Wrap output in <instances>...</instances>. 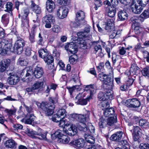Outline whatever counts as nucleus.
Wrapping results in <instances>:
<instances>
[{
  "label": "nucleus",
  "mask_w": 149,
  "mask_h": 149,
  "mask_svg": "<svg viewBox=\"0 0 149 149\" xmlns=\"http://www.w3.org/2000/svg\"><path fill=\"white\" fill-rule=\"evenodd\" d=\"M89 113H87L85 115L73 114L72 115L75 119L79 121V124L77 126L78 130L81 131L85 132L87 130L86 122L89 120Z\"/></svg>",
  "instance_id": "f257e3e1"
},
{
  "label": "nucleus",
  "mask_w": 149,
  "mask_h": 149,
  "mask_svg": "<svg viewBox=\"0 0 149 149\" xmlns=\"http://www.w3.org/2000/svg\"><path fill=\"white\" fill-rule=\"evenodd\" d=\"M36 104L42 110L46 116H51L54 113L55 106L54 104L43 102L41 103L36 102Z\"/></svg>",
  "instance_id": "f03ea898"
},
{
  "label": "nucleus",
  "mask_w": 149,
  "mask_h": 149,
  "mask_svg": "<svg viewBox=\"0 0 149 149\" xmlns=\"http://www.w3.org/2000/svg\"><path fill=\"white\" fill-rule=\"evenodd\" d=\"M104 111L105 116L108 118L107 119V126H112L117 122L116 116L113 114L114 113V109L113 108L107 109Z\"/></svg>",
  "instance_id": "7ed1b4c3"
},
{
  "label": "nucleus",
  "mask_w": 149,
  "mask_h": 149,
  "mask_svg": "<svg viewBox=\"0 0 149 149\" xmlns=\"http://www.w3.org/2000/svg\"><path fill=\"white\" fill-rule=\"evenodd\" d=\"M25 44V41L23 38L20 40H17L14 46L15 52L18 54H21L23 51V48Z\"/></svg>",
  "instance_id": "20e7f679"
},
{
  "label": "nucleus",
  "mask_w": 149,
  "mask_h": 149,
  "mask_svg": "<svg viewBox=\"0 0 149 149\" xmlns=\"http://www.w3.org/2000/svg\"><path fill=\"white\" fill-rule=\"evenodd\" d=\"M29 136H31L33 138H37V137L35 136L37 135L40 136L38 137V138L40 139H46V133H42V130L40 128H38V130L36 131L31 130L29 131L28 132Z\"/></svg>",
  "instance_id": "39448f33"
},
{
  "label": "nucleus",
  "mask_w": 149,
  "mask_h": 149,
  "mask_svg": "<svg viewBox=\"0 0 149 149\" xmlns=\"http://www.w3.org/2000/svg\"><path fill=\"white\" fill-rule=\"evenodd\" d=\"M67 112L65 109H61L59 110L55 115L52 117V120L55 122L57 123L61 119H63L67 115Z\"/></svg>",
  "instance_id": "423d86ee"
},
{
  "label": "nucleus",
  "mask_w": 149,
  "mask_h": 149,
  "mask_svg": "<svg viewBox=\"0 0 149 149\" xmlns=\"http://www.w3.org/2000/svg\"><path fill=\"white\" fill-rule=\"evenodd\" d=\"M10 77L7 79L8 83L10 85H15L19 81V77L16 74H12L10 73Z\"/></svg>",
  "instance_id": "0eeeda50"
},
{
  "label": "nucleus",
  "mask_w": 149,
  "mask_h": 149,
  "mask_svg": "<svg viewBox=\"0 0 149 149\" xmlns=\"http://www.w3.org/2000/svg\"><path fill=\"white\" fill-rule=\"evenodd\" d=\"M149 17V11L148 9L145 10L140 15L139 17H134L135 22L140 23L144 21V19L148 18Z\"/></svg>",
  "instance_id": "6e6552de"
},
{
  "label": "nucleus",
  "mask_w": 149,
  "mask_h": 149,
  "mask_svg": "<svg viewBox=\"0 0 149 149\" xmlns=\"http://www.w3.org/2000/svg\"><path fill=\"white\" fill-rule=\"evenodd\" d=\"M98 97L100 100L104 102H102V106L103 108L102 109L104 110L108 108L109 106L108 102L106 100L104 94L102 92H100L98 94Z\"/></svg>",
  "instance_id": "1a4fd4ad"
},
{
  "label": "nucleus",
  "mask_w": 149,
  "mask_h": 149,
  "mask_svg": "<svg viewBox=\"0 0 149 149\" xmlns=\"http://www.w3.org/2000/svg\"><path fill=\"white\" fill-rule=\"evenodd\" d=\"M68 9L65 7H60L57 11V15L60 19L66 17L68 13Z\"/></svg>",
  "instance_id": "9d476101"
},
{
  "label": "nucleus",
  "mask_w": 149,
  "mask_h": 149,
  "mask_svg": "<svg viewBox=\"0 0 149 149\" xmlns=\"http://www.w3.org/2000/svg\"><path fill=\"white\" fill-rule=\"evenodd\" d=\"M10 62L9 59H3L0 62V72H4L9 65Z\"/></svg>",
  "instance_id": "9b49d317"
},
{
  "label": "nucleus",
  "mask_w": 149,
  "mask_h": 149,
  "mask_svg": "<svg viewBox=\"0 0 149 149\" xmlns=\"http://www.w3.org/2000/svg\"><path fill=\"white\" fill-rule=\"evenodd\" d=\"M65 49L71 54H75L77 51V47L75 44L73 42H70L65 46Z\"/></svg>",
  "instance_id": "f8f14e48"
},
{
  "label": "nucleus",
  "mask_w": 149,
  "mask_h": 149,
  "mask_svg": "<svg viewBox=\"0 0 149 149\" xmlns=\"http://www.w3.org/2000/svg\"><path fill=\"white\" fill-rule=\"evenodd\" d=\"M35 118V117L33 114L28 113L21 121L25 124H31L34 121Z\"/></svg>",
  "instance_id": "ddd939ff"
},
{
  "label": "nucleus",
  "mask_w": 149,
  "mask_h": 149,
  "mask_svg": "<svg viewBox=\"0 0 149 149\" xmlns=\"http://www.w3.org/2000/svg\"><path fill=\"white\" fill-rule=\"evenodd\" d=\"M43 73V69L40 65H38L36 67L33 72L34 76L37 78L41 77Z\"/></svg>",
  "instance_id": "4468645a"
},
{
  "label": "nucleus",
  "mask_w": 149,
  "mask_h": 149,
  "mask_svg": "<svg viewBox=\"0 0 149 149\" xmlns=\"http://www.w3.org/2000/svg\"><path fill=\"white\" fill-rule=\"evenodd\" d=\"M105 29L108 31H111L114 29L113 20L112 19H107L105 22Z\"/></svg>",
  "instance_id": "2eb2a0df"
},
{
  "label": "nucleus",
  "mask_w": 149,
  "mask_h": 149,
  "mask_svg": "<svg viewBox=\"0 0 149 149\" xmlns=\"http://www.w3.org/2000/svg\"><path fill=\"white\" fill-rule=\"evenodd\" d=\"M132 11L133 13L136 14H139L143 9V7L139 5H138L134 3L131 6Z\"/></svg>",
  "instance_id": "dca6fc26"
},
{
  "label": "nucleus",
  "mask_w": 149,
  "mask_h": 149,
  "mask_svg": "<svg viewBox=\"0 0 149 149\" xmlns=\"http://www.w3.org/2000/svg\"><path fill=\"white\" fill-rule=\"evenodd\" d=\"M123 134V132L119 131L113 134L111 137V139L114 141L119 142L122 139Z\"/></svg>",
  "instance_id": "f3484780"
},
{
  "label": "nucleus",
  "mask_w": 149,
  "mask_h": 149,
  "mask_svg": "<svg viewBox=\"0 0 149 149\" xmlns=\"http://www.w3.org/2000/svg\"><path fill=\"white\" fill-rule=\"evenodd\" d=\"M130 100L128 106L130 107L136 108L139 107L141 105L140 101L136 98H133Z\"/></svg>",
  "instance_id": "a211bd4d"
},
{
  "label": "nucleus",
  "mask_w": 149,
  "mask_h": 149,
  "mask_svg": "<svg viewBox=\"0 0 149 149\" xmlns=\"http://www.w3.org/2000/svg\"><path fill=\"white\" fill-rule=\"evenodd\" d=\"M118 21H124L127 19V14L126 12L124 10L119 11L118 13Z\"/></svg>",
  "instance_id": "6ab92c4d"
},
{
  "label": "nucleus",
  "mask_w": 149,
  "mask_h": 149,
  "mask_svg": "<svg viewBox=\"0 0 149 149\" xmlns=\"http://www.w3.org/2000/svg\"><path fill=\"white\" fill-rule=\"evenodd\" d=\"M55 5L54 3L51 0H48L46 2V8L49 12H52L54 9Z\"/></svg>",
  "instance_id": "aec40b11"
},
{
  "label": "nucleus",
  "mask_w": 149,
  "mask_h": 149,
  "mask_svg": "<svg viewBox=\"0 0 149 149\" xmlns=\"http://www.w3.org/2000/svg\"><path fill=\"white\" fill-rule=\"evenodd\" d=\"M77 132V128L74 125H71L70 127L69 128L68 130L66 131V134L70 136L75 135Z\"/></svg>",
  "instance_id": "412c9836"
},
{
  "label": "nucleus",
  "mask_w": 149,
  "mask_h": 149,
  "mask_svg": "<svg viewBox=\"0 0 149 149\" xmlns=\"http://www.w3.org/2000/svg\"><path fill=\"white\" fill-rule=\"evenodd\" d=\"M44 81V79L42 78V79H41V81H36L33 85L35 90L38 89L39 91H42Z\"/></svg>",
  "instance_id": "4be33fe9"
},
{
  "label": "nucleus",
  "mask_w": 149,
  "mask_h": 149,
  "mask_svg": "<svg viewBox=\"0 0 149 149\" xmlns=\"http://www.w3.org/2000/svg\"><path fill=\"white\" fill-rule=\"evenodd\" d=\"M17 144L13 140H7L5 143V146L8 148L15 149Z\"/></svg>",
  "instance_id": "5701e85b"
},
{
  "label": "nucleus",
  "mask_w": 149,
  "mask_h": 149,
  "mask_svg": "<svg viewBox=\"0 0 149 149\" xmlns=\"http://www.w3.org/2000/svg\"><path fill=\"white\" fill-rule=\"evenodd\" d=\"M31 10L37 14H40L41 12L40 7L35 4L33 1H31Z\"/></svg>",
  "instance_id": "b1692460"
},
{
  "label": "nucleus",
  "mask_w": 149,
  "mask_h": 149,
  "mask_svg": "<svg viewBox=\"0 0 149 149\" xmlns=\"http://www.w3.org/2000/svg\"><path fill=\"white\" fill-rule=\"evenodd\" d=\"M85 17L84 13L81 10H79L76 13L75 19L76 20L81 21L82 22L84 21Z\"/></svg>",
  "instance_id": "393cba45"
},
{
  "label": "nucleus",
  "mask_w": 149,
  "mask_h": 149,
  "mask_svg": "<svg viewBox=\"0 0 149 149\" xmlns=\"http://www.w3.org/2000/svg\"><path fill=\"white\" fill-rule=\"evenodd\" d=\"M71 82H74L77 84L75 86H75V89H77L79 90V86L81 85V83L80 82V79H79V77L77 76V75H74L72 77V78L71 80Z\"/></svg>",
  "instance_id": "a878e982"
},
{
  "label": "nucleus",
  "mask_w": 149,
  "mask_h": 149,
  "mask_svg": "<svg viewBox=\"0 0 149 149\" xmlns=\"http://www.w3.org/2000/svg\"><path fill=\"white\" fill-rule=\"evenodd\" d=\"M116 8H112L111 7L106 9V13L107 15L111 17H113L116 13Z\"/></svg>",
  "instance_id": "bb28decb"
},
{
  "label": "nucleus",
  "mask_w": 149,
  "mask_h": 149,
  "mask_svg": "<svg viewBox=\"0 0 149 149\" xmlns=\"http://www.w3.org/2000/svg\"><path fill=\"white\" fill-rule=\"evenodd\" d=\"M130 75L137 74L139 72V68L135 64H132L130 69Z\"/></svg>",
  "instance_id": "cd10ccee"
},
{
  "label": "nucleus",
  "mask_w": 149,
  "mask_h": 149,
  "mask_svg": "<svg viewBox=\"0 0 149 149\" xmlns=\"http://www.w3.org/2000/svg\"><path fill=\"white\" fill-rule=\"evenodd\" d=\"M0 42L2 47L10 49L12 47L11 43L7 39H2Z\"/></svg>",
  "instance_id": "c85d7f7f"
},
{
  "label": "nucleus",
  "mask_w": 149,
  "mask_h": 149,
  "mask_svg": "<svg viewBox=\"0 0 149 149\" xmlns=\"http://www.w3.org/2000/svg\"><path fill=\"white\" fill-rule=\"evenodd\" d=\"M83 134L85 139L88 143L92 144L95 143V138L94 137L86 133H84Z\"/></svg>",
  "instance_id": "c756f323"
},
{
  "label": "nucleus",
  "mask_w": 149,
  "mask_h": 149,
  "mask_svg": "<svg viewBox=\"0 0 149 149\" xmlns=\"http://www.w3.org/2000/svg\"><path fill=\"white\" fill-rule=\"evenodd\" d=\"M82 93H79L76 96V98L78 99V101L77 102L79 104L81 105H86L87 102V101L89 100V98H87L86 99H82L80 98V97L81 96Z\"/></svg>",
  "instance_id": "7c9ffc66"
},
{
  "label": "nucleus",
  "mask_w": 149,
  "mask_h": 149,
  "mask_svg": "<svg viewBox=\"0 0 149 149\" xmlns=\"http://www.w3.org/2000/svg\"><path fill=\"white\" fill-rule=\"evenodd\" d=\"M42 19L44 22L54 23L55 21L54 17L51 15H46Z\"/></svg>",
  "instance_id": "2f4dec72"
},
{
  "label": "nucleus",
  "mask_w": 149,
  "mask_h": 149,
  "mask_svg": "<svg viewBox=\"0 0 149 149\" xmlns=\"http://www.w3.org/2000/svg\"><path fill=\"white\" fill-rule=\"evenodd\" d=\"M63 132L62 131L59 130H57L54 134H51V137L52 139H55L57 137L59 139L63 134Z\"/></svg>",
  "instance_id": "473e14b6"
},
{
  "label": "nucleus",
  "mask_w": 149,
  "mask_h": 149,
  "mask_svg": "<svg viewBox=\"0 0 149 149\" xmlns=\"http://www.w3.org/2000/svg\"><path fill=\"white\" fill-rule=\"evenodd\" d=\"M22 23L21 26L24 29H26L29 26V19L28 17H22Z\"/></svg>",
  "instance_id": "72a5a7b5"
},
{
  "label": "nucleus",
  "mask_w": 149,
  "mask_h": 149,
  "mask_svg": "<svg viewBox=\"0 0 149 149\" xmlns=\"http://www.w3.org/2000/svg\"><path fill=\"white\" fill-rule=\"evenodd\" d=\"M44 60L45 63L49 65L48 67L50 65V67H52L51 66L52 65L50 64L53 63L54 61V58L52 56L49 54L47 56L44 58Z\"/></svg>",
  "instance_id": "f704fd0d"
},
{
  "label": "nucleus",
  "mask_w": 149,
  "mask_h": 149,
  "mask_svg": "<svg viewBox=\"0 0 149 149\" xmlns=\"http://www.w3.org/2000/svg\"><path fill=\"white\" fill-rule=\"evenodd\" d=\"M6 11L10 13L11 16L13 15L12 11L13 10V4L10 2H8L6 6Z\"/></svg>",
  "instance_id": "c9c22d12"
},
{
  "label": "nucleus",
  "mask_w": 149,
  "mask_h": 149,
  "mask_svg": "<svg viewBox=\"0 0 149 149\" xmlns=\"http://www.w3.org/2000/svg\"><path fill=\"white\" fill-rule=\"evenodd\" d=\"M38 52L39 57L43 59L49 54L46 49H40L38 51Z\"/></svg>",
  "instance_id": "e433bc0d"
},
{
  "label": "nucleus",
  "mask_w": 149,
  "mask_h": 149,
  "mask_svg": "<svg viewBox=\"0 0 149 149\" xmlns=\"http://www.w3.org/2000/svg\"><path fill=\"white\" fill-rule=\"evenodd\" d=\"M70 139L68 136L67 135H64L63 134L58 140L59 142L64 144L68 143Z\"/></svg>",
  "instance_id": "4c0bfd02"
},
{
  "label": "nucleus",
  "mask_w": 149,
  "mask_h": 149,
  "mask_svg": "<svg viewBox=\"0 0 149 149\" xmlns=\"http://www.w3.org/2000/svg\"><path fill=\"white\" fill-rule=\"evenodd\" d=\"M34 29H31V31L29 33V39L31 43H33L35 42V36L36 31H34Z\"/></svg>",
  "instance_id": "58836bf2"
},
{
  "label": "nucleus",
  "mask_w": 149,
  "mask_h": 149,
  "mask_svg": "<svg viewBox=\"0 0 149 149\" xmlns=\"http://www.w3.org/2000/svg\"><path fill=\"white\" fill-rule=\"evenodd\" d=\"M132 20L134 21L133 23L135 24V27L134 28V32L136 34L139 35L140 33L141 29L139 26H137V25L139 23H137L135 22V20L134 18H133Z\"/></svg>",
  "instance_id": "ea45409f"
},
{
  "label": "nucleus",
  "mask_w": 149,
  "mask_h": 149,
  "mask_svg": "<svg viewBox=\"0 0 149 149\" xmlns=\"http://www.w3.org/2000/svg\"><path fill=\"white\" fill-rule=\"evenodd\" d=\"M12 16L10 15V13H9L4 14L2 16L1 21L3 22L8 23L9 22L10 17H12Z\"/></svg>",
  "instance_id": "a19ab883"
},
{
  "label": "nucleus",
  "mask_w": 149,
  "mask_h": 149,
  "mask_svg": "<svg viewBox=\"0 0 149 149\" xmlns=\"http://www.w3.org/2000/svg\"><path fill=\"white\" fill-rule=\"evenodd\" d=\"M98 77L99 79L104 83L107 81L108 79L107 75L104 74L103 72H102L98 75Z\"/></svg>",
  "instance_id": "79ce46f5"
},
{
  "label": "nucleus",
  "mask_w": 149,
  "mask_h": 149,
  "mask_svg": "<svg viewBox=\"0 0 149 149\" xmlns=\"http://www.w3.org/2000/svg\"><path fill=\"white\" fill-rule=\"evenodd\" d=\"M77 58L78 57L77 55L75 54H73L72 55L69 57V61L71 64H73L77 62Z\"/></svg>",
  "instance_id": "37998d69"
},
{
  "label": "nucleus",
  "mask_w": 149,
  "mask_h": 149,
  "mask_svg": "<svg viewBox=\"0 0 149 149\" xmlns=\"http://www.w3.org/2000/svg\"><path fill=\"white\" fill-rule=\"evenodd\" d=\"M107 120H105L103 118H100L99 125L101 128H103L107 126Z\"/></svg>",
  "instance_id": "c03bdc74"
},
{
  "label": "nucleus",
  "mask_w": 149,
  "mask_h": 149,
  "mask_svg": "<svg viewBox=\"0 0 149 149\" xmlns=\"http://www.w3.org/2000/svg\"><path fill=\"white\" fill-rule=\"evenodd\" d=\"M29 13V10L28 8H25L22 10L21 13V16L22 17H27Z\"/></svg>",
  "instance_id": "a18cd8bd"
},
{
  "label": "nucleus",
  "mask_w": 149,
  "mask_h": 149,
  "mask_svg": "<svg viewBox=\"0 0 149 149\" xmlns=\"http://www.w3.org/2000/svg\"><path fill=\"white\" fill-rule=\"evenodd\" d=\"M94 85H88L86 86V88H88L89 89V91H90V96L89 97V99H90L91 97V96L95 93V91L94 90Z\"/></svg>",
  "instance_id": "49530a36"
},
{
  "label": "nucleus",
  "mask_w": 149,
  "mask_h": 149,
  "mask_svg": "<svg viewBox=\"0 0 149 149\" xmlns=\"http://www.w3.org/2000/svg\"><path fill=\"white\" fill-rule=\"evenodd\" d=\"M84 133H86L87 134H89V132L93 134L95 132V127L91 124V125H89L88 127V129L87 130H87L85 131H83Z\"/></svg>",
  "instance_id": "de8ad7c7"
},
{
  "label": "nucleus",
  "mask_w": 149,
  "mask_h": 149,
  "mask_svg": "<svg viewBox=\"0 0 149 149\" xmlns=\"http://www.w3.org/2000/svg\"><path fill=\"white\" fill-rule=\"evenodd\" d=\"M18 62L22 66H26L28 64V61L26 59L20 58L19 59Z\"/></svg>",
  "instance_id": "09e8293b"
},
{
  "label": "nucleus",
  "mask_w": 149,
  "mask_h": 149,
  "mask_svg": "<svg viewBox=\"0 0 149 149\" xmlns=\"http://www.w3.org/2000/svg\"><path fill=\"white\" fill-rule=\"evenodd\" d=\"M139 124L141 126H143L144 127H148V123L145 120H140L139 121Z\"/></svg>",
  "instance_id": "8fccbe9b"
},
{
  "label": "nucleus",
  "mask_w": 149,
  "mask_h": 149,
  "mask_svg": "<svg viewBox=\"0 0 149 149\" xmlns=\"http://www.w3.org/2000/svg\"><path fill=\"white\" fill-rule=\"evenodd\" d=\"M138 3L143 7H145L148 2V0H137Z\"/></svg>",
  "instance_id": "3c124183"
},
{
  "label": "nucleus",
  "mask_w": 149,
  "mask_h": 149,
  "mask_svg": "<svg viewBox=\"0 0 149 149\" xmlns=\"http://www.w3.org/2000/svg\"><path fill=\"white\" fill-rule=\"evenodd\" d=\"M10 49H7L5 47H1L0 48V54L2 55H5L7 54L8 51Z\"/></svg>",
  "instance_id": "603ef678"
},
{
  "label": "nucleus",
  "mask_w": 149,
  "mask_h": 149,
  "mask_svg": "<svg viewBox=\"0 0 149 149\" xmlns=\"http://www.w3.org/2000/svg\"><path fill=\"white\" fill-rule=\"evenodd\" d=\"M77 35L79 38H80L83 37H87L88 36V34L87 33H86V32L84 31H83L79 32L77 33Z\"/></svg>",
  "instance_id": "864d4df0"
},
{
  "label": "nucleus",
  "mask_w": 149,
  "mask_h": 149,
  "mask_svg": "<svg viewBox=\"0 0 149 149\" xmlns=\"http://www.w3.org/2000/svg\"><path fill=\"white\" fill-rule=\"evenodd\" d=\"M77 35L79 38H80L83 37H87L88 36V34L87 33H86V32L84 31H83L79 32L77 33Z\"/></svg>",
  "instance_id": "5fc2aeb1"
},
{
  "label": "nucleus",
  "mask_w": 149,
  "mask_h": 149,
  "mask_svg": "<svg viewBox=\"0 0 149 149\" xmlns=\"http://www.w3.org/2000/svg\"><path fill=\"white\" fill-rule=\"evenodd\" d=\"M142 72L143 76L148 78L149 77V69L148 68H144L142 71Z\"/></svg>",
  "instance_id": "6e6d98bb"
},
{
  "label": "nucleus",
  "mask_w": 149,
  "mask_h": 149,
  "mask_svg": "<svg viewBox=\"0 0 149 149\" xmlns=\"http://www.w3.org/2000/svg\"><path fill=\"white\" fill-rule=\"evenodd\" d=\"M52 31L55 33H58L60 31V28L57 25H54L52 29Z\"/></svg>",
  "instance_id": "4d7b16f0"
},
{
  "label": "nucleus",
  "mask_w": 149,
  "mask_h": 149,
  "mask_svg": "<svg viewBox=\"0 0 149 149\" xmlns=\"http://www.w3.org/2000/svg\"><path fill=\"white\" fill-rule=\"evenodd\" d=\"M82 23V22L81 21L76 20L75 19V22H72L71 23V24L73 25V26L74 27H77L80 26Z\"/></svg>",
  "instance_id": "13d9d810"
},
{
  "label": "nucleus",
  "mask_w": 149,
  "mask_h": 149,
  "mask_svg": "<svg viewBox=\"0 0 149 149\" xmlns=\"http://www.w3.org/2000/svg\"><path fill=\"white\" fill-rule=\"evenodd\" d=\"M94 3L95 6L94 8L96 10H97L98 8L100 7L102 5L101 0H95Z\"/></svg>",
  "instance_id": "bf43d9fd"
},
{
  "label": "nucleus",
  "mask_w": 149,
  "mask_h": 149,
  "mask_svg": "<svg viewBox=\"0 0 149 149\" xmlns=\"http://www.w3.org/2000/svg\"><path fill=\"white\" fill-rule=\"evenodd\" d=\"M78 43L81 48L86 46V43L85 41L81 39H79V41L78 42Z\"/></svg>",
  "instance_id": "052dcab7"
},
{
  "label": "nucleus",
  "mask_w": 149,
  "mask_h": 149,
  "mask_svg": "<svg viewBox=\"0 0 149 149\" xmlns=\"http://www.w3.org/2000/svg\"><path fill=\"white\" fill-rule=\"evenodd\" d=\"M38 38L39 39L38 41V44L40 45H43L44 43V42L43 40L42 37L40 33H39Z\"/></svg>",
  "instance_id": "680f3d73"
},
{
  "label": "nucleus",
  "mask_w": 149,
  "mask_h": 149,
  "mask_svg": "<svg viewBox=\"0 0 149 149\" xmlns=\"http://www.w3.org/2000/svg\"><path fill=\"white\" fill-rule=\"evenodd\" d=\"M140 149H148L149 148V145L146 143H141L139 146Z\"/></svg>",
  "instance_id": "e2e57ef3"
},
{
  "label": "nucleus",
  "mask_w": 149,
  "mask_h": 149,
  "mask_svg": "<svg viewBox=\"0 0 149 149\" xmlns=\"http://www.w3.org/2000/svg\"><path fill=\"white\" fill-rule=\"evenodd\" d=\"M33 22L35 23V24L32 27L31 29H34V31H37V27L39 25V20H33Z\"/></svg>",
  "instance_id": "0e129e2a"
},
{
  "label": "nucleus",
  "mask_w": 149,
  "mask_h": 149,
  "mask_svg": "<svg viewBox=\"0 0 149 149\" xmlns=\"http://www.w3.org/2000/svg\"><path fill=\"white\" fill-rule=\"evenodd\" d=\"M58 98L56 97H51L49 98V100L50 102H51V104H54L56 103L58 101Z\"/></svg>",
  "instance_id": "69168bd1"
},
{
  "label": "nucleus",
  "mask_w": 149,
  "mask_h": 149,
  "mask_svg": "<svg viewBox=\"0 0 149 149\" xmlns=\"http://www.w3.org/2000/svg\"><path fill=\"white\" fill-rule=\"evenodd\" d=\"M95 53L99 51L100 53L102 52V49L101 46L100 45H97L95 46L94 47Z\"/></svg>",
  "instance_id": "338daca9"
},
{
  "label": "nucleus",
  "mask_w": 149,
  "mask_h": 149,
  "mask_svg": "<svg viewBox=\"0 0 149 149\" xmlns=\"http://www.w3.org/2000/svg\"><path fill=\"white\" fill-rule=\"evenodd\" d=\"M104 95L106 98V100L108 99H111L112 98L113 96L110 92H107L104 94Z\"/></svg>",
  "instance_id": "774afa93"
}]
</instances>
